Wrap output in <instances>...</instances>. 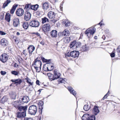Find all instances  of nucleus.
Listing matches in <instances>:
<instances>
[{
	"mask_svg": "<svg viewBox=\"0 0 120 120\" xmlns=\"http://www.w3.org/2000/svg\"><path fill=\"white\" fill-rule=\"evenodd\" d=\"M19 24V19L17 18H15L13 20V25L15 27H17Z\"/></svg>",
	"mask_w": 120,
	"mask_h": 120,
	"instance_id": "18",
	"label": "nucleus"
},
{
	"mask_svg": "<svg viewBox=\"0 0 120 120\" xmlns=\"http://www.w3.org/2000/svg\"><path fill=\"white\" fill-rule=\"evenodd\" d=\"M30 79H27V82L29 83L30 85H33V82H31L30 81Z\"/></svg>",
	"mask_w": 120,
	"mask_h": 120,
	"instance_id": "47",
	"label": "nucleus"
},
{
	"mask_svg": "<svg viewBox=\"0 0 120 120\" xmlns=\"http://www.w3.org/2000/svg\"><path fill=\"white\" fill-rule=\"evenodd\" d=\"M45 65L46 66V67L47 66V67L52 66V63L50 62L47 63L45 64Z\"/></svg>",
	"mask_w": 120,
	"mask_h": 120,
	"instance_id": "43",
	"label": "nucleus"
},
{
	"mask_svg": "<svg viewBox=\"0 0 120 120\" xmlns=\"http://www.w3.org/2000/svg\"><path fill=\"white\" fill-rule=\"evenodd\" d=\"M52 25L49 23H46L42 26V31L45 33H46L49 31L51 28Z\"/></svg>",
	"mask_w": 120,
	"mask_h": 120,
	"instance_id": "4",
	"label": "nucleus"
},
{
	"mask_svg": "<svg viewBox=\"0 0 120 120\" xmlns=\"http://www.w3.org/2000/svg\"><path fill=\"white\" fill-rule=\"evenodd\" d=\"M54 76H53V80L60 78L61 74L57 69H55L54 71Z\"/></svg>",
	"mask_w": 120,
	"mask_h": 120,
	"instance_id": "7",
	"label": "nucleus"
},
{
	"mask_svg": "<svg viewBox=\"0 0 120 120\" xmlns=\"http://www.w3.org/2000/svg\"><path fill=\"white\" fill-rule=\"evenodd\" d=\"M6 34V33L2 31H0V34L2 35H5Z\"/></svg>",
	"mask_w": 120,
	"mask_h": 120,
	"instance_id": "53",
	"label": "nucleus"
},
{
	"mask_svg": "<svg viewBox=\"0 0 120 120\" xmlns=\"http://www.w3.org/2000/svg\"><path fill=\"white\" fill-rule=\"evenodd\" d=\"M39 7V5L38 4L32 5L31 9L35 11H36L38 8Z\"/></svg>",
	"mask_w": 120,
	"mask_h": 120,
	"instance_id": "32",
	"label": "nucleus"
},
{
	"mask_svg": "<svg viewBox=\"0 0 120 120\" xmlns=\"http://www.w3.org/2000/svg\"><path fill=\"white\" fill-rule=\"evenodd\" d=\"M31 14L29 12H26L25 14L24 19L26 21L29 20L30 19Z\"/></svg>",
	"mask_w": 120,
	"mask_h": 120,
	"instance_id": "13",
	"label": "nucleus"
},
{
	"mask_svg": "<svg viewBox=\"0 0 120 120\" xmlns=\"http://www.w3.org/2000/svg\"><path fill=\"white\" fill-rule=\"evenodd\" d=\"M34 67L37 72H39L41 70V67H37L36 66H34Z\"/></svg>",
	"mask_w": 120,
	"mask_h": 120,
	"instance_id": "40",
	"label": "nucleus"
},
{
	"mask_svg": "<svg viewBox=\"0 0 120 120\" xmlns=\"http://www.w3.org/2000/svg\"><path fill=\"white\" fill-rule=\"evenodd\" d=\"M37 110V107L35 105H31L28 109L29 113L31 115H35L36 113Z\"/></svg>",
	"mask_w": 120,
	"mask_h": 120,
	"instance_id": "2",
	"label": "nucleus"
},
{
	"mask_svg": "<svg viewBox=\"0 0 120 120\" xmlns=\"http://www.w3.org/2000/svg\"><path fill=\"white\" fill-rule=\"evenodd\" d=\"M81 45V43L80 42L73 41L71 43L70 47L73 49H77L80 47Z\"/></svg>",
	"mask_w": 120,
	"mask_h": 120,
	"instance_id": "1",
	"label": "nucleus"
},
{
	"mask_svg": "<svg viewBox=\"0 0 120 120\" xmlns=\"http://www.w3.org/2000/svg\"><path fill=\"white\" fill-rule=\"evenodd\" d=\"M11 15L9 13H7L5 15V19L6 21L9 22L10 21Z\"/></svg>",
	"mask_w": 120,
	"mask_h": 120,
	"instance_id": "25",
	"label": "nucleus"
},
{
	"mask_svg": "<svg viewBox=\"0 0 120 120\" xmlns=\"http://www.w3.org/2000/svg\"><path fill=\"white\" fill-rule=\"evenodd\" d=\"M99 111L98 107L96 105L95 106L93 109V112L94 114L96 115L99 112Z\"/></svg>",
	"mask_w": 120,
	"mask_h": 120,
	"instance_id": "21",
	"label": "nucleus"
},
{
	"mask_svg": "<svg viewBox=\"0 0 120 120\" xmlns=\"http://www.w3.org/2000/svg\"><path fill=\"white\" fill-rule=\"evenodd\" d=\"M24 13V10L22 8H19L17 9L16 11V15L19 16H22L23 15Z\"/></svg>",
	"mask_w": 120,
	"mask_h": 120,
	"instance_id": "12",
	"label": "nucleus"
},
{
	"mask_svg": "<svg viewBox=\"0 0 120 120\" xmlns=\"http://www.w3.org/2000/svg\"><path fill=\"white\" fill-rule=\"evenodd\" d=\"M39 81L38 80H37L36 82V83L37 85H39Z\"/></svg>",
	"mask_w": 120,
	"mask_h": 120,
	"instance_id": "61",
	"label": "nucleus"
},
{
	"mask_svg": "<svg viewBox=\"0 0 120 120\" xmlns=\"http://www.w3.org/2000/svg\"><path fill=\"white\" fill-rule=\"evenodd\" d=\"M48 16L50 19H52V11L49 12L48 14Z\"/></svg>",
	"mask_w": 120,
	"mask_h": 120,
	"instance_id": "41",
	"label": "nucleus"
},
{
	"mask_svg": "<svg viewBox=\"0 0 120 120\" xmlns=\"http://www.w3.org/2000/svg\"><path fill=\"white\" fill-rule=\"evenodd\" d=\"M110 55L111 57H114L115 56V53L112 52L110 54Z\"/></svg>",
	"mask_w": 120,
	"mask_h": 120,
	"instance_id": "49",
	"label": "nucleus"
},
{
	"mask_svg": "<svg viewBox=\"0 0 120 120\" xmlns=\"http://www.w3.org/2000/svg\"><path fill=\"white\" fill-rule=\"evenodd\" d=\"M26 50H24L22 52L24 55H27V53H26Z\"/></svg>",
	"mask_w": 120,
	"mask_h": 120,
	"instance_id": "56",
	"label": "nucleus"
},
{
	"mask_svg": "<svg viewBox=\"0 0 120 120\" xmlns=\"http://www.w3.org/2000/svg\"><path fill=\"white\" fill-rule=\"evenodd\" d=\"M117 52L120 53V45L118 47L117 49Z\"/></svg>",
	"mask_w": 120,
	"mask_h": 120,
	"instance_id": "52",
	"label": "nucleus"
},
{
	"mask_svg": "<svg viewBox=\"0 0 120 120\" xmlns=\"http://www.w3.org/2000/svg\"><path fill=\"white\" fill-rule=\"evenodd\" d=\"M58 81L59 83H65L66 82V81L64 80V79H63V78H60L58 80Z\"/></svg>",
	"mask_w": 120,
	"mask_h": 120,
	"instance_id": "35",
	"label": "nucleus"
},
{
	"mask_svg": "<svg viewBox=\"0 0 120 120\" xmlns=\"http://www.w3.org/2000/svg\"><path fill=\"white\" fill-rule=\"evenodd\" d=\"M17 117L19 118H23L26 116V112H18L17 113Z\"/></svg>",
	"mask_w": 120,
	"mask_h": 120,
	"instance_id": "15",
	"label": "nucleus"
},
{
	"mask_svg": "<svg viewBox=\"0 0 120 120\" xmlns=\"http://www.w3.org/2000/svg\"><path fill=\"white\" fill-rule=\"evenodd\" d=\"M88 104L85 105L84 106L83 109L85 111L88 110L90 108Z\"/></svg>",
	"mask_w": 120,
	"mask_h": 120,
	"instance_id": "37",
	"label": "nucleus"
},
{
	"mask_svg": "<svg viewBox=\"0 0 120 120\" xmlns=\"http://www.w3.org/2000/svg\"><path fill=\"white\" fill-rule=\"evenodd\" d=\"M27 49L29 53V56H30L32 54L34 50L35 47L33 45H31Z\"/></svg>",
	"mask_w": 120,
	"mask_h": 120,
	"instance_id": "14",
	"label": "nucleus"
},
{
	"mask_svg": "<svg viewBox=\"0 0 120 120\" xmlns=\"http://www.w3.org/2000/svg\"><path fill=\"white\" fill-rule=\"evenodd\" d=\"M27 106L26 105L25 106H19L18 108V109L20 111H22V112H26V111L27 110Z\"/></svg>",
	"mask_w": 120,
	"mask_h": 120,
	"instance_id": "17",
	"label": "nucleus"
},
{
	"mask_svg": "<svg viewBox=\"0 0 120 120\" xmlns=\"http://www.w3.org/2000/svg\"><path fill=\"white\" fill-rule=\"evenodd\" d=\"M32 34H35L38 37L40 36V34L37 32H33L32 33Z\"/></svg>",
	"mask_w": 120,
	"mask_h": 120,
	"instance_id": "45",
	"label": "nucleus"
},
{
	"mask_svg": "<svg viewBox=\"0 0 120 120\" xmlns=\"http://www.w3.org/2000/svg\"><path fill=\"white\" fill-rule=\"evenodd\" d=\"M8 99L6 96H4L2 98L1 102L3 103H4V102L7 101Z\"/></svg>",
	"mask_w": 120,
	"mask_h": 120,
	"instance_id": "29",
	"label": "nucleus"
},
{
	"mask_svg": "<svg viewBox=\"0 0 120 120\" xmlns=\"http://www.w3.org/2000/svg\"><path fill=\"white\" fill-rule=\"evenodd\" d=\"M8 58V55L5 54H4L0 56V60L3 63L7 61Z\"/></svg>",
	"mask_w": 120,
	"mask_h": 120,
	"instance_id": "10",
	"label": "nucleus"
},
{
	"mask_svg": "<svg viewBox=\"0 0 120 120\" xmlns=\"http://www.w3.org/2000/svg\"><path fill=\"white\" fill-rule=\"evenodd\" d=\"M16 94L14 92H12L10 94V96L11 99H15L16 98Z\"/></svg>",
	"mask_w": 120,
	"mask_h": 120,
	"instance_id": "28",
	"label": "nucleus"
},
{
	"mask_svg": "<svg viewBox=\"0 0 120 120\" xmlns=\"http://www.w3.org/2000/svg\"><path fill=\"white\" fill-rule=\"evenodd\" d=\"M63 23L65 24L66 26H68L70 25V22H69L68 21V20H65L63 22Z\"/></svg>",
	"mask_w": 120,
	"mask_h": 120,
	"instance_id": "38",
	"label": "nucleus"
},
{
	"mask_svg": "<svg viewBox=\"0 0 120 120\" xmlns=\"http://www.w3.org/2000/svg\"><path fill=\"white\" fill-rule=\"evenodd\" d=\"M40 43L42 45H45V42L44 41H42L41 42H40Z\"/></svg>",
	"mask_w": 120,
	"mask_h": 120,
	"instance_id": "59",
	"label": "nucleus"
},
{
	"mask_svg": "<svg viewBox=\"0 0 120 120\" xmlns=\"http://www.w3.org/2000/svg\"><path fill=\"white\" fill-rule=\"evenodd\" d=\"M58 36H59V37H61V36H63V32H59L58 34Z\"/></svg>",
	"mask_w": 120,
	"mask_h": 120,
	"instance_id": "50",
	"label": "nucleus"
},
{
	"mask_svg": "<svg viewBox=\"0 0 120 120\" xmlns=\"http://www.w3.org/2000/svg\"><path fill=\"white\" fill-rule=\"evenodd\" d=\"M50 60L49 59V60H46V61L45 62H48L50 61Z\"/></svg>",
	"mask_w": 120,
	"mask_h": 120,
	"instance_id": "64",
	"label": "nucleus"
},
{
	"mask_svg": "<svg viewBox=\"0 0 120 120\" xmlns=\"http://www.w3.org/2000/svg\"><path fill=\"white\" fill-rule=\"evenodd\" d=\"M24 120H33L32 118H26L24 119Z\"/></svg>",
	"mask_w": 120,
	"mask_h": 120,
	"instance_id": "57",
	"label": "nucleus"
},
{
	"mask_svg": "<svg viewBox=\"0 0 120 120\" xmlns=\"http://www.w3.org/2000/svg\"><path fill=\"white\" fill-rule=\"evenodd\" d=\"M43 70L46 71H48V69H47V66L46 67V66L45 65H44L43 67Z\"/></svg>",
	"mask_w": 120,
	"mask_h": 120,
	"instance_id": "46",
	"label": "nucleus"
},
{
	"mask_svg": "<svg viewBox=\"0 0 120 120\" xmlns=\"http://www.w3.org/2000/svg\"><path fill=\"white\" fill-rule=\"evenodd\" d=\"M32 5L30 4H26L25 7L24 9H26V10H28L30 9H31Z\"/></svg>",
	"mask_w": 120,
	"mask_h": 120,
	"instance_id": "33",
	"label": "nucleus"
},
{
	"mask_svg": "<svg viewBox=\"0 0 120 120\" xmlns=\"http://www.w3.org/2000/svg\"><path fill=\"white\" fill-rule=\"evenodd\" d=\"M18 6V4H14L12 6L11 9L10 10V13L11 14H13L15 11L16 9Z\"/></svg>",
	"mask_w": 120,
	"mask_h": 120,
	"instance_id": "27",
	"label": "nucleus"
},
{
	"mask_svg": "<svg viewBox=\"0 0 120 120\" xmlns=\"http://www.w3.org/2000/svg\"><path fill=\"white\" fill-rule=\"evenodd\" d=\"M8 43V41L5 38H3L0 41L1 45L2 46H7Z\"/></svg>",
	"mask_w": 120,
	"mask_h": 120,
	"instance_id": "19",
	"label": "nucleus"
},
{
	"mask_svg": "<svg viewBox=\"0 0 120 120\" xmlns=\"http://www.w3.org/2000/svg\"><path fill=\"white\" fill-rule=\"evenodd\" d=\"M0 73L2 75H4L6 74V72L5 71H1L0 72Z\"/></svg>",
	"mask_w": 120,
	"mask_h": 120,
	"instance_id": "54",
	"label": "nucleus"
},
{
	"mask_svg": "<svg viewBox=\"0 0 120 120\" xmlns=\"http://www.w3.org/2000/svg\"><path fill=\"white\" fill-rule=\"evenodd\" d=\"M102 22L103 21L102 20L101 22H100L98 24V25H100V27L102 25H104V24L102 23Z\"/></svg>",
	"mask_w": 120,
	"mask_h": 120,
	"instance_id": "55",
	"label": "nucleus"
},
{
	"mask_svg": "<svg viewBox=\"0 0 120 120\" xmlns=\"http://www.w3.org/2000/svg\"><path fill=\"white\" fill-rule=\"evenodd\" d=\"M11 73L15 75H17L19 74V73L15 71H13L11 72Z\"/></svg>",
	"mask_w": 120,
	"mask_h": 120,
	"instance_id": "44",
	"label": "nucleus"
},
{
	"mask_svg": "<svg viewBox=\"0 0 120 120\" xmlns=\"http://www.w3.org/2000/svg\"><path fill=\"white\" fill-rule=\"evenodd\" d=\"M52 66L47 67V69H48V71H50L52 70Z\"/></svg>",
	"mask_w": 120,
	"mask_h": 120,
	"instance_id": "51",
	"label": "nucleus"
},
{
	"mask_svg": "<svg viewBox=\"0 0 120 120\" xmlns=\"http://www.w3.org/2000/svg\"><path fill=\"white\" fill-rule=\"evenodd\" d=\"M68 89L71 94H73L74 96H75L76 92L74 90L72 87L70 86H68Z\"/></svg>",
	"mask_w": 120,
	"mask_h": 120,
	"instance_id": "20",
	"label": "nucleus"
},
{
	"mask_svg": "<svg viewBox=\"0 0 120 120\" xmlns=\"http://www.w3.org/2000/svg\"><path fill=\"white\" fill-rule=\"evenodd\" d=\"M89 48V47L85 44V45H83L80 48V50H81L83 52L87 51L88 50Z\"/></svg>",
	"mask_w": 120,
	"mask_h": 120,
	"instance_id": "22",
	"label": "nucleus"
},
{
	"mask_svg": "<svg viewBox=\"0 0 120 120\" xmlns=\"http://www.w3.org/2000/svg\"><path fill=\"white\" fill-rule=\"evenodd\" d=\"M29 25L33 27H37L39 26L40 23L37 20H34L30 22Z\"/></svg>",
	"mask_w": 120,
	"mask_h": 120,
	"instance_id": "6",
	"label": "nucleus"
},
{
	"mask_svg": "<svg viewBox=\"0 0 120 120\" xmlns=\"http://www.w3.org/2000/svg\"><path fill=\"white\" fill-rule=\"evenodd\" d=\"M11 81L13 82L15 84H17L16 85L20 84L22 82V80L20 78L15 79H12Z\"/></svg>",
	"mask_w": 120,
	"mask_h": 120,
	"instance_id": "16",
	"label": "nucleus"
},
{
	"mask_svg": "<svg viewBox=\"0 0 120 120\" xmlns=\"http://www.w3.org/2000/svg\"><path fill=\"white\" fill-rule=\"evenodd\" d=\"M109 92V91H108V93L106 94L104 96V97L103 98H102V99L103 100H104L105 98H107V97H108V96H107Z\"/></svg>",
	"mask_w": 120,
	"mask_h": 120,
	"instance_id": "48",
	"label": "nucleus"
},
{
	"mask_svg": "<svg viewBox=\"0 0 120 120\" xmlns=\"http://www.w3.org/2000/svg\"><path fill=\"white\" fill-rule=\"evenodd\" d=\"M89 114H85L83 115L82 117V120H95V117L94 115H92L89 116Z\"/></svg>",
	"mask_w": 120,
	"mask_h": 120,
	"instance_id": "3",
	"label": "nucleus"
},
{
	"mask_svg": "<svg viewBox=\"0 0 120 120\" xmlns=\"http://www.w3.org/2000/svg\"><path fill=\"white\" fill-rule=\"evenodd\" d=\"M16 65L17 66H18V65H17V64L16 63H15V64H14V67H16Z\"/></svg>",
	"mask_w": 120,
	"mask_h": 120,
	"instance_id": "63",
	"label": "nucleus"
},
{
	"mask_svg": "<svg viewBox=\"0 0 120 120\" xmlns=\"http://www.w3.org/2000/svg\"><path fill=\"white\" fill-rule=\"evenodd\" d=\"M11 2V1L10 0H7L6 1H5L3 5L2 8H4L8 6V5Z\"/></svg>",
	"mask_w": 120,
	"mask_h": 120,
	"instance_id": "26",
	"label": "nucleus"
},
{
	"mask_svg": "<svg viewBox=\"0 0 120 120\" xmlns=\"http://www.w3.org/2000/svg\"><path fill=\"white\" fill-rule=\"evenodd\" d=\"M43 62H45L46 61V59H45L44 57H42L41 58Z\"/></svg>",
	"mask_w": 120,
	"mask_h": 120,
	"instance_id": "60",
	"label": "nucleus"
},
{
	"mask_svg": "<svg viewBox=\"0 0 120 120\" xmlns=\"http://www.w3.org/2000/svg\"><path fill=\"white\" fill-rule=\"evenodd\" d=\"M96 29L94 27L88 28L86 31L85 34L87 35V36L89 37L88 36L90 34V35H93L95 32Z\"/></svg>",
	"mask_w": 120,
	"mask_h": 120,
	"instance_id": "5",
	"label": "nucleus"
},
{
	"mask_svg": "<svg viewBox=\"0 0 120 120\" xmlns=\"http://www.w3.org/2000/svg\"><path fill=\"white\" fill-rule=\"evenodd\" d=\"M38 58L35 60L33 62V65L34 66H36L37 67H41V61L40 60H37Z\"/></svg>",
	"mask_w": 120,
	"mask_h": 120,
	"instance_id": "11",
	"label": "nucleus"
},
{
	"mask_svg": "<svg viewBox=\"0 0 120 120\" xmlns=\"http://www.w3.org/2000/svg\"><path fill=\"white\" fill-rule=\"evenodd\" d=\"M42 20V23L44 24L46 23V22L48 21V19L45 17H44L43 18H42L41 19Z\"/></svg>",
	"mask_w": 120,
	"mask_h": 120,
	"instance_id": "39",
	"label": "nucleus"
},
{
	"mask_svg": "<svg viewBox=\"0 0 120 120\" xmlns=\"http://www.w3.org/2000/svg\"><path fill=\"white\" fill-rule=\"evenodd\" d=\"M57 32L55 30H53V37H56L57 36Z\"/></svg>",
	"mask_w": 120,
	"mask_h": 120,
	"instance_id": "42",
	"label": "nucleus"
},
{
	"mask_svg": "<svg viewBox=\"0 0 120 120\" xmlns=\"http://www.w3.org/2000/svg\"><path fill=\"white\" fill-rule=\"evenodd\" d=\"M79 52L78 51H73L70 52V56L73 58L78 57L79 54Z\"/></svg>",
	"mask_w": 120,
	"mask_h": 120,
	"instance_id": "8",
	"label": "nucleus"
},
{
	"mask_svg": "<svg viewBox=\"0 0 120 120\" xmlns=\"http://www.w3.org/2000/svg\"><path fill=\"white\" fill-rule=\"evenodd\" d=\"M42 8L45 10H47L49 8V5L48 3L47 2L43 3L42 4Z\"/></svg>",
	"mask_w": 120,
	"mask_h": 120,
	"instance_id": "24",
	"label": "nucleus"
},
{
	"mask_svg": "<svg viewBox=\"0 0 120 120\" xmlns=\"http://www.w3.org/2000/svg\"><path fill=\"white\" fill-rule=\"evenodd\" d=\"M65 57L67 58L68 57H69L70 56V54H69L68 53L67 54H66L65 55Z\"/></svg>",
	"mask_w": 120,
	"mask_h": 120,
	"instance_id": "58",
	"label": "nucleus"
},
{
	"mask_svg": "<svg viewBox=\"0 0 120 120\" xmlns=\"http://www.w3.org/2000/svg\"><path fill=\"white\" fill-rule=\"evenodd\" d=\"M19 101L22 103H27L29 101V97L27 96H25L22 98H20Z\"/></svg>",
	"mask_w": 120,
	"mask_h": 120,
	"instance_id": "9",
	"label": "nucleus"
},
{
	"mask_svg": "<svg viewBox=\"0 0 120 120\" xmlns=\"http://www.w3.org/2000/svg\"><path fill=\"white\" fill-rule=\"evenodd\" d=\"M60 10L61 11H62L63 10V7L62 6H60Z\"/></svg>",
	"mask_w": 120,
	"mask_h": 120,
	"instance_id": "62",
	"label": "nucleus"
},
{
	"mask_svg": "<svg viewBox=\"0 0 120 120\" xmlns=\"http://www.w3.org/2000/svg\"><path fill=\"white\" fill-rule=\"evenodd\" d=\"M12 104L17 109L19 106V103L18 101H16L12 103Z\"/></svg>",
	"mask_w": 120,
	"mask_h": 120,
	"instance_id": "30",
	"label": "nucleus"
},
{
	"mask_svg": "<svg viewBox=\"0 0 120 120\" xmlns=\"http://www.w3.org/2000/svg\"><path fill=\"white\" fill-rule=\"evenodd\" d=\"M39 106V112L40 114L42 113V110L43 108V103L42 102H40L38 103Z\"/></svg>",
	"mask_w": 120,
	"mask_h": 120,
	"instance_id": "23",
	"label": "nucleus"
},
{
	"mask_svg": "<svg viewBox=\"0 0 120 120\" xmlns=\"http://www.w3.org/2000/svg\"><path fill=\"white\" fill-rule=\"evenodd\" d=\"M23 28L25 29H27L28 27V25L27 22H25L23 23L22 25Z\"/></svg>",
	"mask_w": 120,
	"mask_h": 120,
	"instance_id": "36",
	"label": "nucleus"
},
{
	"mask_svg": "<svg viewBox=\"0 0 120 120\" xmlns=\"http://www.w3.org/2000/svg\"><path fill=\"white\" fill-rule=\"evenodd\" d=\"M63 35L64 36H67L69 35V32L67 29H65L63 32Z\"/></svg>",
	"mask_w": 120,
	"mask_h": 120,
	"instance_id": "31",
	"label": "nucleus"
},
{
	"mask_svg": "<svg viewBox=\"0 0 120 120\" xmlns=\"http://www.w3.org/2000/svg\"><path fill=\"white\" fill-rule=\"evenodd\" d=\"M47 75L49 80L51 81L52 80V75L50 73H48L47 74Z\"/></svg>",
	"mask_w": 120,
	"mask_h": 120,
	"instance_id": "34",
	"label": "nucleus"
}]
</instances>
